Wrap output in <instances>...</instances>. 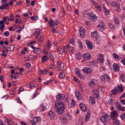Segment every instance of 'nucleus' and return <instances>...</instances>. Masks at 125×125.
<instances>
[{
    "label": "nucleus",
    "mask_w": 125,
    "mask_h": 125,
    "mask_svg": "<svg viewBox=\"0 0 125 125\" xmlns=\"http://www.w3.org/2000/svg\"><path fill=\"white\" fill-rule=\"evenodd\" d=\"M120 76L122 82H124L125 79V75L124 73H122L120 75Z\"/></svg>",
    "instance_id": "bb28decb"
},
{
    "label": "nucleus",
    "mask_w": 125,
    "mask_h": 125,
    "mask_svg": "<svg viewBox=\"0 0 125 125\" xmlns=\"http://www.w3.org/2000/svg\"><path fill=\"white\" fill-rule=\"evenodd\" d=\"M82 71L84 73H89L92 71L91 69L86 67H85L83 68L82 69Z\"/></svg>",
    "instance_id": "2eb2a0df"
},
{
    "label": "nucleus",
    "mask_w": 125,
    "mask_h": 125,
    "mask_svg": "<svg viewBox=\"0 0 125 125\" xmlns=\"http://www.w3.org/2000/svg\"><path fill=\"white\" fill-rule=\"evenodd\" d=\"M0 24L1 25L0 28V29L1 31H3L5 26V24L1 21H0Z\"/></svg>",
    "instance_id": "2f4dec72"
},
{
    "label": "nucleus",
    "mask_w": 125,
    "mask_h": 125,
    "mask_svg": "<svg viewBox=\"0 0 125 125\" xmlns=\"http://www.w3.org/2000/svg\"><path fill=\"white\" fill-rule=\"evenodd\" d=\"M97 90L98 92H102L104 90V88L103 86H99L98 87Z\"/></svg>",
    "instance_id": "ea45409f"
},
{
    "label": "nucleus",
    "mask_w": 125,
    "mask_h": 125,
    "mask_svg": "<svg viewBox=\"0 0 125 125\" xmlns=\"http://www.w3.org/2000/svg\"><path fill=\"white\" fill-rule=\"evenodd\" d=\"M86 43L88 48L90 50H91L93 48V46L92 43L89 41H86Z\"/></svg>",
    "instance_id": "f3484780"
},
{
    "label": "nucleus",
    "mask_w": 125,
    "mask_h": 125,
    "mask_svg": "<svg viewBox=\"0 0 125 125\" xmlns=\"http://www.w3.org/2000/svg\"><path fill=\"white\" fill-rule=\"evenodd\" d=\"M67 48L68 49V51L69 52H71L73 49V47L70 46L69 45H67Z\"/></svg>",
    "instance_id": "e433bc0d"
},
{
    "label": "nucleus",
    "mask_w": 125,
    "mask_h": 125,
    "mask_svg": "<svg viewBox=\"0 0 125 125\" xmlns=\"http://www.w3.org/2000/svg\"><path fill=\"white\" fill-rule=\"evenodd\" d=\"M97 28L101 30L104 29L105 27L103 22L102 21L100 22L99 24L97 26Z\"/></svg>",
    "instance_id": "0eeeda50"
},
{
    "label": "nucleus",
    "mask_w": 125,
    "mask_h": 125,
    "mask_svg": "<svg viewBox=\"0 0 125 125\" xmlns=\"http://www.w3.org/2000/svg\"><path fill=\"white\" fill-rule=\"evenodd\" d=\"M89 99L91 102V104H94L95 103V101L94 100V98L92 96L89 97Z\"/></svg>",
    "instance_id": "c9c22d12"
},
{
    "label": "nucleus",
    "mask_w": 125,
    "mask_h": 125,
    "mask_svg": "<svg viewBox=\"0 0 125 125\" xmlns=\"http://www.w3.org/2000/svg\"><path fill=\"white\" fill-rule=\"evenodd\" d=\"M117 112L115 110L112 111L111 113V117L112 119H114L117 117Z\"/></svg>",
    "instance_id": "6e6552de"
},
{
    "label": "nucleus",
    "mask_w": 125,
    "mask_h": 125,
    "mask_svg": "<svg viewBox=\"0 0 125 125\" xmlns=\"http://www.w3.org/2000/svg\"><path fill=\"white\" fill-rule=\"evenodd\" d=\"M14 46L13 45H11L9 47V48L10 49V51H12L14 50Z\"/></svg>",
    "instance_id": "052dcab7"
},
{
    "label": "nucleus",
    "mask_w": 125,
    "mask_h": 125,
    "mask_svg": "<svg viewBox=\"0 0 125 125\" xmlns=\"http://www.w3.org/2000/svg\"><path fill=\"white\" fill-rule=\"evenodd\" d=\"M120 116L122 119L123 120L125 118V114L122 113L120 115Z\"/></svg>",
    "instance_id": "13d9d810"
},
{
    "label": "nucleus",
    "mask_w": 125,
    "mask_h": 125,
    "mask_svg": "<svg viewBox=\"0 0 125 125\" xmlns=\"http://www.w3.org/2000/svg\"><path fill=\"white\" fill-rule=\"evenodd\" d=\"M114 21L116 24V25L118 26H119L120 25L119 22V20L117 18H115L114 19Z\"/></svg>",
    "instance_id": "a19ab883"
},
{
    "label": "nucleus",
    "mask_w": 125,
    "mask_h": 125,
    "mask_svg": "<svg viewBox=\"0 0 125 125\" xmlns=\"http://www.w3.org/2000/svg\"><path fill=\"white\" fill-rule=\"evenodd\" d=\"M44 40V38L42 36H40L38 38V41L40 42H42Z\"/></svg>",
    "instance_id": "3c124183"
},
{
    "label": "nucleus",
    "mask_w": 125,
    "mask_h": 125,
    "mask_svg": "<svg viewBox=\"0 0 125 125\" xmlns=\"http://www.w3.org/2000/svg\"><path fill=\"white\" fill-rule=\"evenodd\" d=\"M8 95H6L3 96L1 98L2 99H4L6 100L8 98Z\"/></svg>",
    "instance_id": "0e129e2a"
},
{
    "label": "nucleus",
    "mask_w": 125,
    "mask_h": 125,
    "mask_svg": "<svg viewBox=\"0 0 125 125\" xmlns=\"http://www.w3.org/2000/svg\"><path fill=\"white\" fill-rule=\"evenodd\" d=\"M48 23L50 27H54L55 25V22L52 19H50Z\"/></svg>",
    "instance_id": "412c9836"
},
{
    "label": "nucleus",
    "mask_w": 125,
    "mask_h": 125,
    "mask_svg": "<svg viewBox=\"0 0 125 125\" xmlns=\"http://www.w3.org/2000/svg\"><path fill=\"white\" fill-rule=\"evenodd\" d=\"M109 116L107 114H105L100 119V120L104 124H106L107 123L109 122Z\"/></svg>",
    "instance_id": "20e7f679"
},
{
    "label": "nucleus",
    "mask_w": 125,
    "mask_h": 125,
    "mask_svg": "<svg viewBox=\"0 0 125 125\" xmlns=\"http://www.w3.org/2000/svg\"><path fill=\"white\" fill-rule=\"evenodd\" d=\"M79 31L80 37L82 38L84 37L85 33L84 28L82 27H80Z\"/></svg>",
    "instance_id": "9d476101"
},
{
    "label": "nucleus",
    "mask_w": 125,
    "mask_h": 125,
    "mask_svg": "<svg viewBox=\"0 0 125 125\" xmlns=\"http://www.w3.org/2000/svg\"><path fill=\"white\" fill-rule=\"evenodd\" d=\"M33 51L34 53L36 54H38L40 52L41 50L39 48H35Z\"/></svg>",
    "instance_id": "f704fd0d"
},
{
    "label": "nucleus",
    "mask_w": 125,
    "mask_h": 125,
    "mask_svg": "<svg viewBox=\"0 0 125 125\" xmlns=\"http://www.w3.org/2000/svg\"><path fill=\"white\" fill-rule=\"evenodd\" d=\"M51 30L52 33H58L59 32V31L57 32V31L54 28H53L50 29Z\"/></svg>",
    "instance_id": "37998d69"
},
{
    "label": "nucleus",
    "mask_w": 125,
    "mask_h": 125,
    "mask_svg": "<svg viewBox=\"0 0 125 125\" xmlns=\"http://www.w3.org/2000/svg\"><path fill=\"white\" fill-rule=\"evenodd\" d=\"M117 87L120 91L122 92L123 91V87L122 86L119 85L117 86Z\"/></svg>",
    "instance_id": "a18cd8bd"
},
{
    "label": "nucleus",
    "mask_w": 125,
    "mask_h": 125,
    "mask_svg": "<svg viewBox=\"0 0 125 125\" xmlns=\"http://www.w3.org/2000/svg\"><path fill=\"white\" fill-rule=\"evenodd\" d=\"M76 98L78 99L81 100L82 99L81 95L79 91H76L75 92Z\"/></svg>",
    "instance_id": "aec40b11"
},
{
    "label": "nucleus",
    "mask_w": 125,
    "mask_h": 125,
    "mask_svg": "<svg viewBox=\"0 0 125 125\" xmlns=\"http://www.w3.org/2000/svg\"><path fill=\"white\" fill-rule=\"evenodd\" d=\"M7 19L6 17H4L3 18L2 20L0 21H2L3 23H5Z\"/></svg>",
    "instance_id": "338daca9"
},
{
    "label": "nucleus",
    "mask_w": 125,
    "mask_h": 125,
    "mask_svg": "<svg viewBox=\"0 0 125 125\" xmlns=\"http://www.w3.org/2000/svg\"><path fill=\"white\" fill-rule=\"evenodd\" d=\"M6 122L7 123L8 125H12L14 124V123L11 120L6 119Z\"/></svg>",
    "instance_id": "cd10ccee"
},
{
    "label": "nucleus",
    "mask_w": 125,
    "mask_h": 125,
    "mask_svg": "<svg viewBox=\"0 0 125 125\" xmlns=\"http://www.w3.org/2000/svg\"><path fill=\"white\" fill-rule=\"evenodd\" d=\"M40 120V117H35L33 118V121L34 123H38Z\"/></svg>",
    "instance_id": "a878e982"
},
{
    "label": "nucleus",
    "mask_w": 125,
    "mask_h": 125,
    "mask_svg": "<svg viewBox=\"0 0 125 125\" xmlns=\"http://www.w3.org/2000/svg\"><path fill=\"white\" fill-rule=\"evenodd\" d=\"M45 109V107L43 104H41L40 106V109L41 111H44Z\"/></svg>",
    "instance_id": "09e8293b"
},
{
    "label": "nucleus",
    "mask_w": 125,
    "mask_h": 125,
    "mask_svg": "<svg viewBox=\"0 0 125 125\" xmlns=\"http://www.w3.org/2000/svg\"><path fill=\"white\" fill-rule=\"evenodd\" d=\"M113 120V122L115 125H119V122L116 118Z\"/></svg>",
    "instance_id": "58836bf2"
},
{
    "label": "nucleus",
    "mask_w": 125,
    "mask_h": 125,
    "mask_svg": "<svg viewBox=\"0 0 125 125\" xmlns=\"http://www.w3.org/2000/svg\"><path fill=\"white\" fill-rule=\"evenodd\" d=\"M115 106L118 110L121 109V104L117 102L115 103Z\"/></svg>",
    "instance_id": "72a5a7b5"
},
{
    "label": "nucleus",
    "mask_w": 125,
    "mask_h": 125,
    "mask_svg": "<svg viewBox=\"0 0 125 125\" xmlns=\"http://www.w3.org/2000/svg\"><path fill=\"white\" fill-rule=\"evenodd\" d=\"M97 60L101 63H102L104 61V55L102 54H100L98 56Z\"/></svg>",
    "instance_id": "423d86ee"
},
{
    "label": "nucleus",
    "mask_w": 125,
    "mask_h": 125,
    "mask_svg": "<svg viewBox=\"0 0 125 125\" xmlns=\"http://www.w3.org/2000/svg\"><path fill=\"white\" fill-rule=\"evenodd\" d=\"M96 83V80L95 79H92L89 82V85L90 86L92 87L95 86Z\"/></svg>",
    "instance_id": "1a4fd4ad"
},
{
    "label": "nucleus",
    "mask_w": 125,
    "mask_h": 125,
    "mask_svg": "<svg viewBox=\"0 0 125 125\" xmlns=\"http://www.w3.org/2000/svg\"><path fill=\"white\" fill-rule=\"evenodd\" d=\"M48 116L51 120L53 119L55 116V114L52 111H50L48 113Z\"/></svg>",
    "instance_id": "dca6fc26"
},
{
    "label": "nucleus",
    "mask_w": 125,
    "mask_h": 125,
    "mask_svg": "<svg viewBox=\"0 0 125 125\" xmlns=\"http://www.w3.org/2000/svg\"><path fill=\"white\" fill-rule=\"evenodd\" d=\"M78 42L79 44V47L81 49H82L83 47V45L82 43L80 41H78Z\"/></svg>",
    "instance_id": "5fc2aeb1"
},
{
    "label": "nucleus",
    "mask_w": 125,
    "mask_h": 125,
    "mask_svg": "<svg viewBox=\"0 0 125 125\" xmlns=\"http://www.w3.org/2000/svg\"><path fill=\"white\" fill-rule=\"evenodd\" d=\"M57 51L59 52L60 54H62L63 52V50L61 47H59L57 49Z\"/></svg>",
    "instance_id": "4c0bfd02"
},
{
    "label": "nucleus",
    "mask_w": 125,
    "mask_h": 125,
    "mask_svg": "<svg viewBox=\"0 0 125 125\" xmlns=\"http://www.w3.org/2000/svg\"><path fill=\"white\" fill-rule=\"evenodd\" d=\"M65 76V74L63 72L60 73L58 75L59 77L61 79L63 78Z\"/></svg>",
    "instance_id": "c85d7f7f"
},
{
    "label": "nucleus",
    "mask_w": 125,
    "mask_h": 125,
    "mask_svg": "<svg viewBox=\"0 0 125 125\" xmlns=\"http://www.w3.org/2000/svg\"><path fill=\"white\" fill-rule=\"evenodd\" d=\"M48 59V58L47 56H44L42 59V62H47Z\"/></svg>",
    "instance_id": "c756f323"
},
{
    "label": "nucleus",
    "mask_w": 125,
    "mask_h": 125,
    "mask_svg": "<svg viewBox=\"0 0 125 125\" xmlns=\"http://www.w3.org/2000/svg\"><path fill=\"white\" fill-rule=\"evenodd\" d=\"M87 18L93 22H95L98 19L97 17L95 14L92 12L88 13L87 14Z\"/></svg>",
    "instance_id": "f03ea898"
},
{
    "label": "nucleus",
    "mask_w": 125,
    "mask_h": 125,
    "mask_svg": "<svg viewBox=\"0 0 125 125\" xmlns=\"http://www.w3.org/2000/svg\"><path fill=\"white\" fill-rule=\"evenodd\" d=\"M118 91V89L116 88H115L112 90V92L113 94L115 95L117 93Z\"/></svg>",
    "instance_id": "79ce46f5"
},
{
    "label": "nucleus",
    "mask_w": 125,
    "mask_h": 125,
    "mask_svg": "<svg viewBox=\"0 0 125 125\" xmlns=\"http://www.w3.org/2000/svg\"><path fill=\"white\" fill-rule=\"evenodd\" d=\"M91 2L94 6L96 9L99 11H101L102 9L101 6L98 3H96L95 1L93 0H92Z\"/></svg>",
    "instance_id": "39448f33"
},
{
    "label": "nucleus",
    "mask_w": 125,
    "mask_h": 125,
    "mask_svg": "<svg viewBox=\"0 0 125 125\" xmlns=\"http://www.w3.org/2000/svg\"><path fill=\"white\" fill-rule=\"evenodd\" d=\"M101 78L102 83H104L105 82H108L110 80V78L108 75L104 74L101 76Z\"/></svg>",
    "instance_id": "7ed1b4c3"
},
{
    "label": "nucleus",
    "mask_w": 125,
    "mask_h": 125,
    "mask_svg": "<svg viewBox=\"0 0 125 125\" xmlns=\"http://www.w3.org/2000/svg\"><path fill=\"white\" fill-rule=\"evenodd\" d=\"M19 73L17 72L14 75V78L15 79H17L18 77H19Z\"/></svg>",
    "instance_id": "69168bd1"
},
{
    "label": "nucleus",
    "mask_w": 125,
    "mask_h": 125,
    "mask_svg": "<svg viewBox=\"0 0 125 125\" xmlns=\"http://www.w3.org/2000/svg\"><path fill=\"white\" fill-rule=\"evenodd\" d=\"M54 108L57 113L60 115L62 114L65 109V107L64 103L61 102H55Z\"/></svg>",
    "instance_id": "f257e3e1"
},
{
    "label": "nucleus",
    "mask_w": 125,
    "mask_h": 125,
    "mask_svg": "<svg viewBox=\"0 0 125 125\" xmlns=\"http://www.w3.org/2000/svg\"><path fill=\"white\" fill-rule=\"evenodd\" d=\"M101 37L99 35H98L95 38V41L97 43H99L101 40Z\"/></svg>",
    "instance_id": "393cba45"
},
{
    "label": "nucleus",
    "mask_w": 125,
    "mask_h": 125,
    "mask_svg": "<svg viewBox=\"0 0 125 125\" xmlns=\"http://www.w3.org/2000/svg\"><path fill=\"white\" fill-rule=\"evenodd\" d=\"M58 65L60 70L62 71L64 70V64L63 62H59L58 64Z\"/></svg>",
    "instance_id": "5701e85b"
},
{
    "label": "nucleus",
    "mask_w": 125,
    "mask_h": 125,
    "mask_svg": "<svg viewBox=\"0 0 125 125\" xmlns=\"http://www.w3.org/2000/svg\"><path fill=\"white\" fill-rule=\"evenodd\" d=\"M99 95L100 94L98 92L94 94V97L98 99H100Z\"/></svg>",
    "instance_id": "c03bdc74"
},
{
    "label": "nucleus",
    "mask_w": 125,
    "mask_h": 125,
    "mask_svg": "<svg viewBox=\"0 0 125 125\" xmlns=\"http://www.w3.org/2000/svg\"><path fill=\"white\" fill-rule=\"evenodd\" d=\"M9 34V33L8 31L5 32L4 33V35L5 37H7L8 36Z\"/></svg>",
    "instance_id": "774afa93"
},
{
    "label": "nucleus",
    "mask_w": 125,
    "mask_h": 125,
    "mask_svg": "<svg viewBox=\"0 0 125 125\" xmlns=\"http://www.w3.org/2000/svg\"><path fill=\"white\" fill-rule=\"evenodd\" d=\"M76 58L77 60H80L82 58L81 55L79 53H77L76 54Z\"/></svg>",
    "instance_id": "7c9ffc66"
},
{
    "label": "nucleus",
    "mask_w": 125,
    "mask_h": 125,
    "mask_svg": "<svg viewBox=\"0 0 125 125\" xmlns=\"http://www.w3.org/2000/svg\"><path fill=\"white\" fill-rule=\"evenodd\" d=\"M14 18L13 14L12 13L10 16L9 20L10 21H12L14 20Z\"/></svg>",
    "instance_id": "4d7b16f0"
},
{
    "label": "nucleus",
    "mask_w": 125,
    "mask_h": 125,
    "mask_svg": "<svg viewBox=\"0 0 125 125\" xmlns=\"http://www.w3.org/2000/svg\"><path fill=\"white\" fill-rule=\"evenodd\" d=\"M75 70L76 74L81 79H84V77L81 74L78 68H76Z\"/></svg>",
    "instance_id": "f8f14e48"
},
{
    "label": "nucleus",
    "mask_w": 125,
    "mask_h": 125,
    "mask_svg": "<svg viewBox=\"0 0 125 125\" xmlns=\"http://www.w3.org/2000/svg\"><path fill=\"white\" fill-rule=\"evenodd\" d=\"M38 17L36 16H32L31 17V19L32 20L35 21L37 20L38 19Z\"/></svg>",
    "instance_id": "864d4df0"
},
{
    "label": "nucleus",
    "mask_w": 125,
    "mask_h": 125,
    "mask_svg": "<svg viewBox=\"0 0 125 125\" xmlns=\"http://www.w3.org/2000/svg\"><path fill=\"white\" fill-rule=\"evenodd\" d=\"M91 35L92 37L93 38H96L98 35V34L97 32L96 31H95L91 32Z\"/></svg>",
    "instance_id": "4be33fe9"
},
{
    "label": "nucleus",
    "mask_w": 125,
    "mask_h": 125,
    "mask_svg": "<svg viewBox=\"0 0 125 125\" xmlns=\"http://www.w3.org/2000/svg\"><path fill=\"white\" fill-rule=\"evenodd\" d=\"M113 70L115 72H118L119 67L117 63H114L113 64Z\"/></svg>",
    "instance_id": "ddd939ff"
},
{
    "label": "nucleus",
    "mask_w": 125,
    "mask_h": 125,
    "mask_svg": "<svg viewBox=\"0 0 125 125\" xmlns=\"http://www.w3.org/2000/svg\"><path fill=\"white\" fill-rule=\"evenodd\" d=\"M113 57L116 60H118L120 58V57L115 53H113Z\"/></svg>",
    "instance_id": "de8ad7c7"
},
{
    "label": "nucleus",
    "mask_w": 125,
    "mask_h": 125,
    "mask_svg": "<svg viewBox=\"0 0 125 125\" xmlns=\"http://www.w3.org/2000/svg\"><path fill=\"white\" fill-rule=\"evenodd\" d=\"M80 108L82 111L85 112L87 109V108L85 105L84 104H80Z\"/></svg>",
    "instance_id": "a211bd4d"
},
{
    "label": "nucleus",
    "mask_w": 125,
    "mask_h": 125,
    "mask_svg": "<svg viewBox=\"0 0 125 125\" xmlns=\"http://www.w3.org/2000/svg\"><path fill=\"white\" fill-rule=\"evenodd\" d=\"M104 9L105 15H107L109 14V10H107L105 8H104Z\"/></svg>",
    "instance_id": "603ef678"
},
{
    "label": "nucleus",
    "mask_w": 125,
    "mask_h": 125,
    "mask_svg": "<svg viewBox=\"0 0 125 125\" xmlns=\"http://www.w3.org/2000/svg\"><path fill=\"white\" fill-rule=\"evenodd\" d=\"M61 122L64 124H67L68 122L66 118H64L62 119Z\"/></svg>",
    "instance_id": "473e14b6"
},
{
    "label": "nucleus",
    "mask_w": 125,
    "mask_h": 125,
    "mask_svg": "<svg viewBox=\"0 0 125 125\" xmlns=\"http://www.w3.org/2000/svg\"><path fill=\"white\" fill-rule=\"evenodd\" d=\"M76 103L75 102L74 100L73 99L72 100V102L71 103V107H73L75 105Z\"/></svg>",
    "instance_id": "8fccbe9b"
},
{
    "label": "nucleus",
    "mask_w": 125,
    "mask_h": 125,
    "mask_svg": "<svg viewBox=\"0 0 125 125\" xmlns=\"http://www.w3.org/2000/svg\"><path fill=\"white\" fill-rule=\"evenodd\" d=\"M16 0H10V1L9 3V4L10 5L12 6L13 3L16 2Z\"/></svg>",
    "instance_id": "6e6d98bb"
},
{
    "label": "nucleus",
    "mask_w": 125,
    "mask_h": 125,
    "mask_svg": "<svg viewBox=\"0 0 125 125\" xmlns=\"http://www.w3.org/2000/svg\"><path fill=\"white\" fill-rule=\"evenodd\" d=\"M49 57L50 58L52 61H54V59L53 57V55L50 52L49 53Z\"/></svg>",
    "instance_id": "bf43d9fd"
},
{
    "label": "nucleus",
    "mask_w": 125,
    "mask_h": 125,
    "mask_svg": "<svg viewBox=\"0 0 125 125\" xmlns=\"http://www.w3.org/2000/svg\"><path fill=\"white\" fill-rule=\"evenodd\" d=\"M91 117V113L89 112H88L85 117V121L86 122H87L89 121Z\"/></svg>",
    "instance_id": "6ab92c4d"
},
{
    "label": "nucleus",
    "mask_w": 125,
    "mask_h": 125,
    "mask_svg": "<svg viewBox=\"0 0 125 125\" xmlns=\"http://www.w3.org/2000/svg\"><path fill=\"white\" fill-rule=\"evenodd\" d=\"M83 57L86 60H89L91 58V55L89 53H86L83 54Z\"/></svg>",
    "instance_id": "4468645a"
},
{
    "label": "nucleus",
    "mask_w": 125,
    "mask_h": 125,
    "mask_svg": "<svg viewBox=\"0 0 125 125\" xmlns=\"http://www.w3.org/2000/svg\"><path fill=\"white\" fill-rule=\"evenodd\" d=\"M111 4L112 6L115 7L117 5L116 2L114 1H112L111 2Z\"/></svg>",
    "instance_id": "e2e57ef3"
},
{
    "label": "nucleus",
    "mask_w": 125,
    "mask_h": 125,
    "mask_svg": "<svg viewBox=\"0 0 125 125\" xmlns=\"http://www.w3.org/2000/svg\"><path fill=\"white\" fill-rule=\"evenodd\" d=\"M108 25L110 28L111 29H114L115 27L111 23H109Z\"/></svg>",
    "instance_id": "680f3d73"
},
{
    "label": "nucleus",
    "mask_w": 125,
    "mask_h": 125,
    "mask_svg": "<svg viewBox=\"0 0 125 125\" xmlns=\"http://www.w3.org/2000/svg\"><path fill=\"white\" fill-rule=\"evenodd\" d=\"M65 97V95L63 94L59 93L56 96V98L57 100H63Z\"/></svg>",
    "instance_id": "9b49d317"
},
{
    "label": "nucleus",
    "mask_w": 125,
    "mask_h": 125,
    "mask_svg": "<svg viewBox=\"0 0 125 125\" xmlns=\"http://www.w3.org/2000/svg\"><path fill=\"white\" fill-rule=\"evenodd\" d=\"M27 86L28 87H35V83H30V84H28Z\"/></svg>",
    "instance_id": "49530a36"
},
{
    "label": "nucleus",
    "mask_w": 125,
    "mask_h": 125,
    "mask_svg": "<svg viewBox=\"0 0 125 125\" xmlns=\"http://www.w3.org/2000/svg\"><path fill=\"white\" fill-rule=\"evenodd\" d=\"M106 103L107 104L111 105L114 104L115 103V101L114 100L110 98L107 101Z\"/></svg>",
    "instance_id": "b1692460"
}]
</instances>
